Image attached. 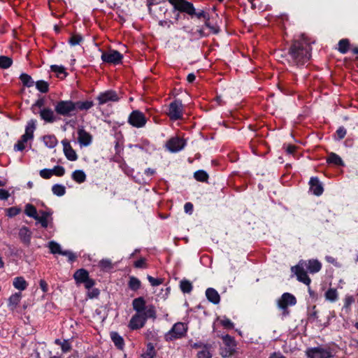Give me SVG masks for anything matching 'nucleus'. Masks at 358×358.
Masks as SVG:
<instances>
[{
    "label": "nucleus",
    "mask_w": 358,
    "mask_h": 358,
    "mask_svg": "<svg viewBox=\"0 0 358 358\" xmlns=\"http://www.w3.org/2000/svg\"><path fill=\"white\" fill-rule=\"evenodd\" d=\"M223 346L220 348V355L222 358L231 357L236 352V342L234 337L227 334L222 336Z\"/></svg>",
    "instance_id": "obj_4"
},
{
    "label": "nucleus",
    "mask_w": 358,
    "mask_h": 358,
    "mask_svg": "<svg viewBox=\"0 0 358 358\" xmlns=\"http://www.w3.org/2000/svg\"><path fill=\"white\" fill-rule=\"evenodd\" d=\"M156 355L155 347L152 343H149L147 345L146 352L142 355V358H154Z\"/></svg>",
    "instance_id": "obj_40"
},
{
    "label": "nucleus",
    "mask_w": 358,
    "mask_h": 358,
    "mask_svg": "<svg viewBox=\"0 0 358 358\" xmlns=\"http://www.w3.org/2000/svg\"><path fill=\"white\" fill-rule=\"evenodd\" d=\"M210 345H204L203 349L197 353V358H212V354L209 349Z\"/></svg>",
    "instance_id": "obj_44"
},
{
    "label": "nucleus",
    "mask_w": 358,
    "mask_h": 358,
    "mask_svg": "<svg viewBox=\"0 0 358 358\" xmlns=\"http://www.w3.org/2000/svg\"><path fill=\"white\" fill-rule=\"evenodd\" d=\"M24 213L29 217H32L35 220L36 218V216L38 215V213L37 212V210L35 206H34L32 204L27 203L25 206L24 209Z\"/></svg>",
    "instance_id": "obj_36"
},
{
    "label": "nucleus",
    "mask_w": 358,
    "mask_h": 358,
    "mask_svg": "<svg viewBox=\"0 0 358 358\" xmlns=\"http://www.w3.org/2000/svg\"><path fill=\"white\" fill-rule=\"evenodd\" d=\"M52 215V210H40L36 218H35L36 221V224L38 223L43 228L50 227L52 229L54 227V223Z\"/></svg>",
    "instance_id": "obj_9"
},
{
    "label": "nucleus",
    "mask_w": 358,
    "mask_h": 358,
    "mask_svg": "<svg viewBox=\"0 0 358 358\" xmlns=\"http://www.w3.org/2000/svg\"><path fill=\"white\" fill-rule=\"evenodd\" d=\"M25 148V143H22L21 141H18L14 145L15 151H22Z\"/></svg>",
    "instance_id": "obj_58"
},
{
    "label": "nucleus",
    "mask_w": 358,
    "mask_h": 358,
    "mask_svg": "<svg viewBox=\"0 0 358 358\" xmlns=\"http://www.w3.org/2000/svg\"><path fill=\"white\" fill-rule=\"evenodd\" d=\"M306 355L308 358H331L333 357V352L329 347H314L306 350Z\"/></svg>",
    "instance_id": "obj_7"
},
{
    "label": "nucleus",
    "mask_w": 358,
    "mask_h": 358,
    "mask_svg": "<svg viewBox=\"0 0 358 358\" xmlns=\"http://www.w3.org/2000/svg\"><path fill=\"white\" fill-rule=\"evenodd\" d=\"M268 358H287L280 352H274L270 355Z\"/></svg>",
    "instance_id": "obj_64"
},
{
    "label": "nucleus",
    "mask_w": 358,
    "mask_h": 358,
    "mask_svg": "<svg viewBox=\"0 0 358 358\" xmlns=\"http://www.w3.org/2000/svg\"><path fill=\"white\" fill-rule=\"evenodd\" d=\"M13 285L18 290H25L28 286L27 282L22 276L16 277L13 279Z\"/></svg>",
    "instance_id": "obj_27"
},
{
    "label": "nucleus",
    "mask_w": 358,
    "mask_h": 358,
    "mask_svg": "<svg viewBox=\"0 0 358 358\" xmlns=\"http://www.w3.org/2000/svg\"><path fill=\"white\" fill-rule=\"evenodd\" d=\"M65 173V169L62 166H55L53 169H44L40 171V176L44 179H49L53 175L62 176Z\"/></svg>",
    "instance_id": "obj_14"
},
{
    "label": "nucleus",
    "mask_w": 358,
    "mask_h": 358,
    "mask_svg": "<svg viewBox=\"0 0 358 358\" xmlns=\"http://www.w3.org/2000/svg\"><path fill=\"white\" fill-rule=\"evenodd\" d=\"M184 210L186 213L192 214L193 212V204L190 202H187L184 206Z\"/></svg>",
    "instance_id": "obj_61"
},
{
    "label": "nucleus",
    "mask_w": 358,
    "mask_h": 358,
    "mask_svg": "<svg viewBox=\"0 0 358 358\" xmlns=\"http://www.w3.org/2000/svg\"><path fill=\"white\" fill-rule=\"evenodd\" d=\"M180 288L183 293H190L193 289L192 282L186 279H183L180 282Z\"/></svg>",
    "instance_id": "obj_35"
},
{
    "label": "nucleus",
    "mask_w": 358,
    "mask_h": 358,
    "mask_svg": "<svg viewBox=\"0 0 358 358\" xmlns=\"http://www.w3.org/2000/svg\"><path fill=\"white\" fill-rule=\"evenodd\" d=\"M185 146V142L178 137L170 138L166 143V148L171 152H178Z\"/></svg>",
    "instance_id": "obj_13"
},
{
    "label": "nucleus",
    "mask_w": 358,
    "mask_h": 358,
    "mask_svg": "<svg viewBox=\"0 0 358 358\" xmlns=\"http://www.w3.org/2000/svg\"><path fill=\"white\" fill-rule=\"evenodd\" d=\"M221 324L226 329H233L234 325V323L227 317L223 318L220 320Z\"/></svg>",
    "instance_id": "obj_51"
},
{
    "label": "nucleus",
    "mask_w": 358,
    "mask_h": 358,
    "mask_svg": "<svg viewBox=\"0 0 358 358\" xmlns=\"http://www.w3.org/2000/svg\"><path fill=\"white\" fill-rule=\"evenodd\" d=\"M305 268L310 273H315L319 272L322 268V264L317 259H309L305 261Z\"/></svg>",
    "instance_id": "obj_23"
},
{
    "label": "nucleus",
    "mask_w": 358,
    "mask_h": 358,
    "mask_svg": "<svg viewBox=\"0 0 358 358\" xmlns=\"http://www.w3.org/2000/svg\"><path fill=\"white\" fill-rule=\"evenodd\" d=\"M61 348L64 352H68L71 350V345L68 341L64 340L62 341V343H61Z\"/></svg>",
    "instance_id": "obj_55"
},
{
    "label": "nucleus",
    "mask_w": 358,
    "mask_h": 358,
    "mask_svg": "<svg viewBox=\"0 0 358 358\" xmlns=\"http://www.w3.org/2000/svg\"><path fill=\"white\" fill-rule=\"evenodd\" d=\"M20 79L22 84L27 87H30L34 85V80L27 73H22L20 76Z\"/></svg>",
    "instance_id": "obj_43"
},
{
    "label": "nucleus",
    "mask_w": 358,
    "mask_h": 358,
    "mask_svg": "<svg viewBox=\"0 0 358 358\" xmlns=\"http://www.w3.org/2000/svg\"><path fill=\"white\" fill-rule=\"evenodd\" d=\"M145 259L144 258H141L134 262V266L136 268H145Z\"/></svg>",
    "instance_id": "obj_59"
},
{
    "label": "nucleus",
    "mask_w": 358,
    "mask_h": 358,
    "mask_svg": "<svg viewBox=\"0 0 358 358\" xmlns=\"http://www.w3.org/2000/svg\"><path fill=\"white\" fill-rule=\"evenodd\" d=\"M194 178L199 182H207L208 174L203 170H199L194 173Z\"/></svg>",
    "instance_id": "obj_42"
},
{
    "label": "nucleus",
    "mask_w": 358,
    "mask_h": 358,
    "mask_svg": "<svg viewBox=\"0 0 358 358\" xmlns=\"http://www.w3.org/2000/svg\"><path fill=\"white\" fill-rule=\"evenodd\" d=\"M129 288L133 291H137L141 288V282L139 279L134 276H130L128 282Z\"/></svg>",
    "instance_id": "obj_33"
},
{
    "label": "nucleus",
    "mask_w": 358,
    "mask_h": 358,
    "mask_svg": "<svg viewBox=\"0 0 358 358\" xmlns=\"http://www.w3.org/2000/svg\"><path fill=\"white\" fill-rule=\"evenodd\" d=\"M206 298L209 301L214 304L220 303V296L218 292L213 288H208L206 291Z\"/></svg>",
    "instance_id": "obj_24"
},
{
    "label": "nucleus",
    "mask_w": 358,
    "mask_h": 358,
    "mask_svg": "<svg viewBox=\"0 0 358 358\" xmlns=\"http://www.w3.org/2000/svg\"><path fill=\"white\" fill-rule=\"evenodd\" d=\"M39 114L41 118L48 123H52L57 120L54 111L48 108L41 109Z\"/></svg>",
    "instance_id": "obj_22"
},
{
    "label": "nucleus",
    "mask_w": 358,
    "mask_h": 358,
    "mask_svg": "<svg viewBox=\"0 0 358 358\" xmlns=\"http://www.w3.org/2000/svg\"><path fill=\"white\" fill-rule=\"evenodd\" d=\"M338 45V50L341 53L345 54L349 50L350 41L348 39L343 38V39L340 40Z\"/></svg>",
    "instance_id": "obj_37"
},
{
    "label": "nucleus",
    "mask_w": 358,
    "mask_h": 358,
    "mask_svg": "<svg viewBox=\"0 0 358 358\" xmlns=\"http://www.w3.org/2000/svg\"><path fill=\"white\" fill-rule=\"evenodd\" d=\"M96 99L99 105H103L108 101H117L119 100L118 95L113 90H107L100 93Z\"/></svg>",
    "instance_id": "obj_16"
},
{
    "label": "nucleus",
    "mask_w": 358,
    "mask_h": 358,
    "mask_svg": "<svg viewBox=\"0 0 358 358\" xmlns=\"http://www.w3.org/2000/svg\"><path fill=\"white\" fill-rule=\"evenodd\" d=\"M36 128V120L31 119L30 120L25 127V132L21 136L20 141L22 143H26L28 141L32 140L34 138V132Z\"/></svg>",
    "instance_id": "obj_15"
},
{
    "label": "nucleus",
    "mask_w": 358,
    "mask_h": 358,
    "mask_svg": "<svg viewBox=\"0 0 358 358\" xmlns=\"http://www.w3.org/2000/svg\"><path fill=\"white\" fill-rule=\"evenodd\" d=\"M110 335L111 340L117 348L119 350H123L124 346V341L123 338L116 331L110 332Z\"/></svg>",
    "instance_id": "obj_26"
},
{
    "label": "nucleus",
    "mask_w": 358,
    "mask_h": 358,
    "mask_svg": "<svg viewBox=\"0 0 358 358\" xmlns=\"http://www.w3.org/2000/svg\"><path fill=\"white\" fill-rule=\"evenodd\" d=\"M85 285V287L86 289H87L88 290H90V289H92L93 287V286L95 285V281L92 279V278H88L85 281H84L83 282Z\"/></svg>",
    "instance_id": "obj_57"
},
{
    "label": "nucleus",
    "mask_w": 358,
    "mask_h": 358,
    "mask_svg": "<svg viewBox=\"0 0 358 358\" xmlns=\"http://www.w3.org/2000/svg\"><path fill=\"white\" fill-rule=\"evenodd\" d=\"M336 135H337L336 140H338V141L342 140L346 135V129L343 127H340L336 130Z\"/></svg>",
    "instance_id": "obj_53"
},
{
    "label": "nucleus",
    "mask_w": 358,
    "mask_h": 358,
    "mask_svg": "<svg viewBox=\"0 0 358 358\" xmlns=\"http://www.w3.org/2000/svg\"><path fill=\"white\" fill-rule=\"evenodd\" d=\"M44 105V100L43 99H38L35 103L34 104L32 105L31 106V110L32 111L36 113L35 112V108L36 107H38V108H41L42 106H43Z\"/></svg>",
    "instance_id": "obj_60"
},
{
    "label": "nucleus",
    "mask_w": 358,
    "mask_h": 358,
    "mask_svg": "<svg viewBox=\"0 0 358 358\" xmlns=\"http://www.w3.org/2000/svg\"><path fill=\"white\" fill-rule=\"evenodd\" d=\"M128 123L136 128H142L147 123V118L143 113L138 110H133L128 117Z\"/></svg>",
    "instance_id": "obj_10"
},
{
    "label": "nucleus",
    "mask_w": 358,
    "mask_h": 358,
    "mask_svg": "<svg viewBox=\"0 0 358 358\" xmlns=\"http://www.w3.org/2000/svg\"><path fill=\"white\" fill-rule=\"evenodd\" d=\"M133 309L136 313L131 317L129 328L131 330H136L143 327L148 319L155 320L157 317L156 308L154 305L146 306L145 300L140 296L132 301Z\"/></svg>",
    "instance_id": "obj_2"
},
{
    "label": "nucleus",
    "mask_w": 358,
    "mask_h": 358,
    "mask_svg": "<svg viewBox=\"0 0 358 358\" xmlns=\"http://www.w3.org/2000/svg\"><path fill=\"white\" fill-rule=\"evenodd\" d=\"M355 302V299L352 296H346L344 299V305L342 310L348 313L350 310L351 305Z\"/></svg>",
    "instance_id": "obj_46"
},
{
    "label": "nucleus",
    "mask_w": 358,
    "mask_h": 358,
    "mask_svg": "<svg viewBox=\"0 0 358 358\" xmlns=\"http://www.w3.org/2000/svg\"><path fill=\"white\" fill-rule=\"evenodd\" d=\"M75 103V110H87L94 106L92 101H76Z\"/></svg>",
    "instance_id": "obj_28"
},
{
    "label": "nucleus",
    "mask_w": 358,
    "mask_h": 358,
    "mask_svg": "<svg viewBox=\"0 0 358 358\" xmlns=\"http://www.w3.org/2000/svg\"><path fill=\"white\" fill-rule=\"evenodd\" d=\"M21 212V209L17 207H10L6 209V215L13 217L17 215Z\"/></svg>",
    "instance_id": "obj_50"
},
{
    "label": "nucleus",
    "mask_w": 358,
    "mask_h": 358,
    "mask_svg": "<svg viewBox=\"0 0 358 358\" xmlns=\"http://www.w3.org/2000/svg\"><path fill=\"white\" fill-rule=\"evenodd\" d=\"M327 162L329 164H333L336 166H343V162L342 159L336 153L331 152L327 158Z\"/></svg>",
    "instance_id": "obj_32"
},
{
    "label": "nucleus",
    "mask_w": 358,
    "mask_h": 358,
    "mask_svg": "<svg viewBox=\"0 0 358 358\" xmlns=\"http://www.w3.org/2000/svg\"><path fill=\"white\" fill-rule=\"evenodd\" d=\"M52 193L57 196H62L66 193V187L60 184H55L52 187Z\"/></svg>",
    "instance_id": "obj_39"
},
{
    "label": "nucleus",
    "mask_w": 358,
    "mask_h": 358,
    "mask_svg": "<svg viewBox=\"0 0 358 358\" xmlns=\"http://www.w3.org/2000/svg\"><path fill=\"white\" fill-rule=\"evenodd\" d=\"M45 145L49 148H55L57 144V138L54 135H48L43 137Z\"/></svg>",
    "instance_id": "obj_34"
},
{
    "label": "nucleus",
    "mask_w": 358,
    "mask_h": 358,
    "mask_svg": "<svg viewBox=\"0 0 358 358\" xmlns=\"http://www.w3.org/2000/svg\"><path fill=\"white\" fill-rule=\"evenodd\" d=\"M194 15H196L198 18L203 17L206 20H209L208 15L206 12H204L203 10H201V11H199L198 13H196L194 11Z\"/></svg>",
    "instance_id": "obj_63"
},
{
    "label": "nucleus",
    "mask_w": 358,
    "mask_h": 358,
    "mask_svg": "<svg viewBox=\"0 0 358 358\" xmlns=\"http://www.w3.org/2000/svg\"><path fill=\"white\" fill-rule=\"evenodd\" d=\"M99 266L101 270L108 271L113 268V264L110 259H103L99 262Z\"/></svg>",
    "instance_id": "obj_45"
},
{
    "label": "nucleus",
    "mask_w": 358,
    "mask_h": 358,
    "mask_svg": "<svg viewBox=\"0 0 358 358\" xmlns=\"http://www.w3.org/2000/svg\"><path fill=\"white\" fill-rule=\"evenodd\" d=\"M13 61L11 58L6 56L0 57V67L1 69L9 68L12 65Z\"/></svg>",
    "instance_id": "obj_48"
},
{
    "label": "nucleus",
    "mask_w": 358,
    "mask_h": 358,
    "mask_svg": "<svg viewBox=\"0 0 358 358\" xmlns=\"http://www.w3.org/2000/svg\"><path fill=\"white\" fill-rule=\"evenodd\" d=\"M71 178L75 182L80 184L86 180V174L82 170H76L72 173Z\"/></svg>",
    "instance_id": "obj_29"
},
{
    "label": "nucleus",
    "mask_w": 358,
    "mask_h": 358,
    "mask_svg": "<svg viewBox=\"0 0 358 358\" xmlns=\"http://www.w3.org/2000/svg\"><path fill=\"white\" fill-rule=\"evenodd\" d=\"M311 43L305 34H301L292 41L288 52L285 55H281V57L291 66H303L311 57Z\"/></svg>",
    "instance_id": "obj_1"
},
{
    "label": "nucleus",
    "mask_w": 358,
    "mask_h": 358,
    "mask_svg": "<svg viewBox=\"0 0 358 358\" xmlns=\"http://www.w3.org/2000/svg\"><path fill=\"white\" fill-rule=\"evenodd\" d=\"M147 278L152 286H158L162 283V280L160 278H155L150 275H148Z\"/></svg>",
    "instance_id": "obj_54"
},
{
    "label": "nucleus",
    "mask_w": 358,
    "mask_h": 358,
    "mask_svg": "<svg viewBox=\"0 0 358 358\" xmlns=\"http://www.w3.org/2000/svg\"><path fill=\"white\" fill-rule=\"evenodd\" d=\"M325 299L330 302H335L338 299V294L336 289L330 288L324 294Z\"/></svg>",
    "instance_id": "obj_31"
},
{
    "label": "nucleus",
    "mask_w": 358,
    "mask_h": 358,
    "mask_svg": "<svg viewBox=\"0 0 358 358\" xmlns=\"http://www.w3.org/2000/svg\"><path fill=\"white\" fill-rule=\"evenodd\" d=\"M309 185L310 190L313 192V194L316 196H320L323 193V187L317 177L310 178Z\"/></svg>",
    "instance_id": "obj_20"
},
{
    "label": "nucleus",
    "mask_w": 358,
    "mask_h": 358,
    "mask_svg": "<svg viewBox=\"0 0 358 358\" xmlns=\"http://www.w3.org/2000/svg\"><path fill=\"white\" fill-rule=\"evenodd\" d=\"M63 145V150L66 157L70 161H76L78 159V155L76 151L71 147L70 143L64 139L62 141Z\"/></svg>",
    "instance_id": "obj_17"
},
{
    "label": "nucleus",
    "mask_w": 358,
    "mask_h": 358,
    "mask_svg": "<svg viewBox=\"0 0 358 358\" xmlns=\"http://www.w3.org/2000/svg\"><path fill=\"white\" fill-rule=\"evenodd\" d=\"M296 303V297L293 294L288 292L282 294L281 297L277 301L278 307L282 310V315L284 316H287L289 314L288 306H294Z\"/></svg>",
    "instance_id": "obj_6"
},
{
    "label": "nucleus",
    "mask_w": 358,
    "mask_h": 358,
    "mask_svg": "<svg viewBox=\"0 0 358 358\" xmlns=\"http://www.w3.org/2000/svg\"><path fill=\"white\" fill-rule=\"evenodd\" d=\"M48 248L50 250V252L54 255H62V252H64L61 248L60 245L54 241H51L48 243Z\"/></svg>",
    "instance_id": "obj_38"
},
{
    "label": "nucleus",
    "mask_w": 358,
    "mask_h": 358,
    "mask_svg": "<svg viewBox=\"0 0 358 358\" xmlns=\"http://www.w3.org/2000/svg\"><path fill=\"white\" fill-rule=\"evenodd\" d=\"M10 196L8 191L4 189H0V199L6 200Z\"/></svg>",
    "instance_id": "obj_62"
},
{
    "label": "nucleus",
    "mask_w": 358,
    "mask_h": 358,
    "mask_svg": "<svg viewBox=\"0 0 358 358\" xmlns=\"http://www.w3.org/2000/svg\"><path fill=\"white\" fill-rule=\"evenodd\" d=\"M22 298L21 292H16L12 294L8 299V306L11 307V309H14L20 302Z\"/></svg>",
    "instance_id": "obj_30"
},
{
    "label": "nucleus",
    "mask_w": 358,
    "mask_h": 358,
    "mask_svg": "<svg viewBox=\"0 0 358 358\" xmlns=\"http://www.w3.org/2000/svg\"><path fill=\"white\" fill-rule=\"evenodd\" d=\"M78 141L80 145L88 146L91 143L92 137L91 134L83 128L78 129Z\"/></svg>",
    "instance_id": "obj_19"
},
{
    "label": "nucleus",
    "mask_w": 358,
    "mask_h": 358,
    "mask_svg": "<svg viewBox=\"0 0 358 358\" xmlns=\"http://www.w3.org/2000/svg\"><path fill=\"white\" fill-rule=\"evenodd\" d=\"M122 55L117 50H110L101 55V59L106 63L118 64L121 63Z\"/></svg>",
    "instance_id": "obj_12"
},
{
    "label": "nucleus",
    "mask_w": 358,
    "mask_h": 358,
    "mask_svg": "<svg viewBox=\"0 0 358 358\" xmlns=\"http://www.w3.org/2000/svg\"><path fill=\"white\" fill-rule=\"evenodd\" d=\"M182 110L183 106L182 101L176 99L169 104L167 115L171 120L176 121L182 119Z\"/></svg>",
    "instance_id": "obj_11"
},
{
    "label": "nucleus",
    "mask_w": 358,
    "mask_h": 358,
    "mask_svg": "<svg viewBox=\"0 0 358 358\" xmlns=\"http://www.w3.org/2000/svg\"><path fill=\"white\" fill-rule=\"evenodd\" d=\"M50 69L52 71L57 73V76H59L60 74L64 75V78L66 77L67 73L66 72V69L63 66H58L56 64L51 65Z\"/></svg>",
    "instance_id": "obj_47"
},
{
    "label": "nucleus",
    "mask_w": 358,
    "mask_h": 358,
    "mask_svg": "<svg viewBox=\"0 0 358 358\" xmlns=\"http://www.w3.org/2000/svg\"><path fill=\"white\" fill-rule=\"evenodd\" d=\"M188 330L187 324L181 322L175 323L171 329L165 334L164 340L171 342L185 337Z\"/></svg>",
    "instance_id": "obj_3"
},
{
    "label": "nucleus",
    "mask_w": 358,
    "mask_h": 358,
    "mask_svg": "<svg viewBox=\"0 0 358 358\" xmlns=\"http://www.w3.org/2000/svg\"><path fill=\"white\" fill-rule=\"evenodd\" d=\"M18 236L23 244L27 246L30 245L32 232L28 227L24 226L21 227L19 230Z\"/></svg>",
    "instance_id": "obj_21"
},
{
    "label": "nucleus",
    "mask_w": 358,
    "mask_h": 358,
    "mask_svg": "<svg viewBox=\"0 0 358 358\" xmlns=\"http://www.w3.org/2000/svg\"><path fill=\"white\" fill-rule=\"evenodd\" d=\"M99 290L96 288L90 289L87 292V296L90 299L96 298L99 295Z\"/></svg>",
    "instance_id": "obj_56"
},
{
    "label": "nucleus",
    "mask_w": 358,
    "mask_h": 358,
    "mask_svg": "<svg viewBox=\"0 0 358 358\" xmlns=\"http://www.w3.org/2000/svg\"><path fill=\"white\" fill-rule=\"evenodd\" d=\"M305 260H300L296 266L291 268V271L296 275L299 282L309 285L311 282V280L308 277L307 271L305 270Z\"/></svg>",
    "instance_id": "obj_8"
},
{
    "label": "nucleus",
    "mask_w": 358,
    "mask_h": 358,
    "mask_svg": "<svg viewBox=\"0 0 358 358\" xmlns=\"http://www.w3.org/2000/svg\"><path fill=\"white\" fill-rule=\"evenodd\" d=\"M36 89L41 93H47L49 90V84L48 82L41 80L36 83Z\"/></svg>",
    "instance_id": "obj_41"
},
{
    "label": "nucleus",
    "mask_w": 358,
    "mask_h": 358,
    "mask_svg": "<svg viewBox=\"0 0 358 358\" xmlns=\"http://www.w3.org/2000/svg\"><path fill=\"white\" fill-rule=\"evenodd\" d=\"M62 255L67 257L70 262H73L77 258V256L70 250H64Z\"/></svg>",
    "instance_id": "obj_52"
},
{
    "label": "nucleus",
    "mask_w": 358,
    "mask_h": 358,
    "mask_svg": "<svg viewBox=\"0 0 358 358\" xmlns=\"http://www.w3.org/2000/svg\"><path fill=\"white\" fill-rule=\"evenodd\" d=\"M174 10L186 13L189 15H194V7L193 4L185 0L178 2L177 5H175Z\"/></svg>",
    "instance_id": "obj_18"
},
{
    "label": "nucleus",
    "mask_w": 358,
    "mask_h": 358,
    "mask_svg": "<svg viewBox=\"0 0 358 358\" xmlns=\"http://www.w3.org/2000/svg\"><path fill=\"white\" fill-rule=\"evenodd\" d=\"M83 38L82 37L81 35L73 34L69 39V43L71 45L75 46V45L80 44V43L81 41H83Z\"/></svg>",
    "instance_id": "obj_49"
},
{
    "label": "nucleus",
    "mask_w": 358,
    "mask_h": 358,
    "mask_svg": "<svg viewBox=\"0 0 358 358\" xmlns=\"http://www.w3.org/2000/svg\"><path fill=\"white\" fill-rule=\"evenodd\" d=\"M73 278L76 283L80 284L90 278L89 273L85 268H80L75 272Z\"/></svg>",
    "instance_id": "obj_25"
},
{
    "label": "nucleus",
    "mask_w": 358,
    "mask_h": 358,
    "mask_svg": "<svg viewBox=\"0 0 358 358\" xmlns=\"http://www.w3.org/2000/svg\"><path fill=\"white\" fill-rule=\"evenodd\" d=\"M55 112L60 115L70 117L76 113L75 103L72 101H59L55 106Z\"/></svg>",
    "instance_id": "obj_5"
}]
</instances>
